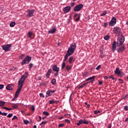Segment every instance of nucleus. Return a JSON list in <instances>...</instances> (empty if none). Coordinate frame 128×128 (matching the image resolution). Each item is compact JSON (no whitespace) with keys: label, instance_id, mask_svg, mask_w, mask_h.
<instances>
[{"label":"nucleus","instance_id":"f257e3e1","mask_svg":"<svg viewBox=\"0 0 128 128\" xmlns=\"http://www.w3.org/2000/svg\"><path fill=\"white\" fill-rule=\"evenodd\" d=\"M124 42V36L122 34H120L118 36L117 39V42L114 41L112 44V52H114L116 50V44L117 46H122V44Z\"/></svg>","mask_w":128,"mask_h":128},{"label":"nucleus","instance_id":"f03ea898","mask_svg":"<svg viewBox=\"0 0 128 128\" xmlns=\"http://www.w3.org/2000/svg\"><path fill=\"white\" fill-rule=\"evenodd\" d=\"M28 72H26L18 82V88L16 91L14 96L18 98V94H20V92L22 90V88L24 82V80H26V78L28 76Z\"/></svg>","mask_w":128,"mask_h":128},{"label":"nucleus","instance_id":"7ed1b4c3","mask_svg":"<svg viewBox=\"0 0 128 128\" xmlns=\"http://www.w3.org/2000/svg\"><path fill=\"white\" fill-rule=\"evenodd\" d=\"M76 48V43H72L68 48V50H67V53L64 56V62H66V60H68V56H72V54L74 52Z\"/></svg>","mask_w":128,"mask_h":128},{"label":"nucleus","instance_id":"20e7f679","mask_svg":"<svg viewBox=\"0 0 128 128\" xmlns=\"http://www.w3.org/2000/svg\"><path fill=\"white\" fill-rule=\"evenodd\" d=\"M12 46V44H7L2 46V49L4 52H10L11 48Z\"/></svg>","mask_w":128,"mask_h":128},{"label":"nucleus","instance_id":"39448f33","mask_svg":"<svg viewBox=\"0 0 128 128\" xmlns=\"http://www.w3.org/2000/svg\"><path fill=\"white\" fill-rule=\"evenodd\" d=\"M115 74L118 76L119 78H122L123 76H124L125 74H124V72H122L120 70V68H116V70L114 71Z\"/></svg>","mask_w":128,"mask_h":128},{"label":"nucleus","instance_id":"423d86ee","mask_svg":"<svg viewBox=\"0 0 128 128\" xmlns=\"http://www.w3.org/2000/svg\"><path fill=\"white\" fill-rule=\"evenodd\" d=\"M32 60V57L27 56L24 59V60L22 62V66H24V64H30V61Z\"/></svg>","mask_w":128,"mask_h":128},{"label":"nucleus","instance_id":"0eeeda50","mask_svg":"<svg viewBox=\"0 0 128 128\" xmlns=\"http://www.w3.org/2000/svg\"><path fill=\"white\" fill-rule=\"evenodd\" d=\"M84 8V4H80L76 6L74 9V12H80L82 10V9Z\"/></svg>","mask_w":128,"mask_h":128},{"label":"nucleus","instance_id":"6e6552de","mask_svg":"<svg viewBox=\"0 0 128 128\" xmlns=\"http://www.w3.org/2000/svg\"><path fill=\"white\" fill-rule=\"evenodd\" d=\"M88 124V122L86 121V120H80L78 123H76V126H80V124Z\"/></svg>","mask_w":128,"mask_h":128},{"label":"nucleus","instance_id":"1a4fd4ad","mask_svg":"<svg viewBox=\"0 0 128 128\" xmlns=\"http://www.w3.org/2000/svg\"><path fill=\"white\" fill-rule=\"evenodd\" d=\"M34 10H28L27 18L32 17V16H34Z\"/></svg>","mask_w":128,"mask_h":128},{"label":"nucleus","instance_id":"9d476101","mask_svg":"<svg viewBox=\"0 0 128 128\" xmlns=\"http://www.w3.org/2000/svg\"><path fill=\"white\" fill-rule=\"evenodd\" d=\"M116 24V18L113 17L110 22L109 24L110 26H114Z\"/></svg>","mask_w":128,"mask_h":128},{"label":"nucleus","instance_id":"9b49d317","mask_svg":"<svg viewBox=\"0 0 128 128\" xmlns=\"http://www.w3.org/2000/svg\"><path fill=\"white\" fill-rule=\"evenodd\" d=\"M56 92V90H48L46 92V98H48V96H50L53 94H54Z\"/></svg>","mask_w":128,"mask_h":128},{"label":"nucleus","instance_id":"f8f14e48","mask_svg":"<svg viewBox=\"0 0 128 128\" xmlns=\"http://www.w3.org/2000/svg\"><path fill=\"white\" fill-rule=\"evenodd\" d=\"M114 34H118L119 36L122 34V32H120V29L118 27H116L114 29Z\"/></svg>","mask_w":128,"mask_h":128},{"label":"nucleus","instance_id":"ddd939ff","mask_svg":"<svg viewBox=\"0 0 128 128\" xmlns=\"http://www.w3.org/2000/svg\"><path fill=\"white\" fill-rule=\"evenodd\" d=\"M94 78H96V76H92L86 80V82H88L90 80V82L92 84L94 82Z\"/></svg>","mask_w":128,"mask_h":128},{"label":"nucleus","instance_id":"4468645a","mask_svg":"<svg viewBox=\"0 0 128 128\" xmlns=\"http://www.w3.org/2000/svg\"><path fill=\"white\" fill-rule=\"evenodd\" d=\"M70 6H67L66 7H65L63 9V11L64 12L65 14H66L68 12H70Z\"/></svg>","mask_w":128,"mask_h":128},{"label":"nucleus","instance_id":"2eb2a0df","mask_svg":"<svg viewBox=\"0 0 128 128\" xmlns=\"http://www.w3.org/2000/svg\"><path fill=\"white\" fill-rule=\"evenodd\" d=\"M52 70L56 72H60V68L58 67L56 65H54L52 67Z\"/></svg>","mask_w":128,"mask_h":128},{"label":"nucleus","instance_id":"dca6fc26","mask_svg":"<svg viewBox=\"0 0 128 128\" xmlns=\"http://www.w3.org/2000/svg\"><path fill=\"white\" fill-rule=\"evenodd\" d=\"M52 72V69H49L48 71L47 74H46L47 78H50V76Z\"/></svg>","mask_w":128,"mask_h":128},{"label":"nucleus","instance_id":"f3484780","mask_svg":"<svg viewBox=\"0 0 128 128\" xmlns=\"http://www.w3.org/2000/svg\"><path fill=\"white\" fill-rule=\"evenodd\" d=\"M124 46H121L118 50V52H124Z\"/></svg>","mask_w":128,"mask_h":128},{"label":"nucleus","instance_id":"a211bd4d","mask_svg":"<svg viewBox=\"0 0 128 128\" xmlns=\"http://www.w3.org/2000/svg\"><path fill=\"white\" fill-rule=\"evenodd\" d=\"M56 28H54L52 30H50L48 31V34H54V32H56Z\"/></svg>","mask_w":128,"mask_h":128},{"label":"nucleus","instance_id":"6ab92c4d","mask_svg":"<svg viewBox=\"0 0 128 128\" xmlns=\"http://www.w3.org/2000/svg\"><path fill=\"white\" fill-rule=\"evenodd\" d=\"M12 104V108H14V110H18V104Z\"/></svg>","mask_w":128,"mask_h":128},{"label":"nucleus","instance_id":"aec40b11","mask_svg":"<svg viewBox=\"0 0 128 128\" xmlns=\"http://www.w3.org/2000/svg\"><path fill=\"white\" fill-rule=\"evenodd\" d=\"M12 84H8L6 87V90H12Z\"/></svg>","mask_w":128,"mask_h":128},{"label":"nucleus","instance_id":"412c9836","mask_svg":"<svg viewBox=\"0 0 128 128\" xmlns=\"http://www.w3.org/2000/svg\"><path fill=\"white\" fill-rule=\"evenodd\" d=\"M72 62H74V56H71L68 59L69 64H72Z\"/></svg>","mask_w":128,"mask_h":128},{"label":"nucleus","instance_id":"4be33fe9","mask_svg":"<svg viewBox=\"0 0 128 128\" xmlns=\"http://www.w3.org/2000/svg\"><path fill=\"white\" fill-rule=\"evenodd\" d=\"M72 70V66H70V65L66 66V70L67 72H70Z\"/></svg>","mask_w":128,"mask_h":128},{"label":"nucleus","instance_id":"5701e85b","mask_svg":"<svg viewBox=\"0 0 128 128\" xmlns=\"http://www.w3.org/2000/svg\"><path fill=\"white\" fill-rule=\"evenodd\" d=\"M51 82L53 86H54L56 84V78H54L52 80Z\"/></svg>","mask_w":128,"mask_h":128},{"label":"nucleus","instance_id":"b1692460","mask_svg":"<svg viewBox=\"0 0 128 128\" xmlns=\"http://www.w3.org/2000/svg\"><path fill=\"white\" fill-rule=\"evenodd\" d=\"M4 104H6V102L3 101H0V106H4Z\"/></svg>","mask_w":128,"mask_h":128},{"label":"nucleus","instance_id":"393cba45","mask_svg":"<svg viewBox=\"0 0 128 128\" xmlns=\"http://www.w3.org/2000/svg\"><path fill=\"white\" fill-rule=\"evenodd\" d=\"M88 74H89L88 72H86L82 74L83 78H87V76H88Z\"/></svg>","mask_w":128,"mask_h":128},{"label":"nucleus","instance_id":"a878e982","mask_svg":"<svg viewBox=\"0 0 128 128\" xmlns=\"http://www.w3.org/2000/svg\"><path fill=\"white\" fill-rule=\"evenodd\" d=\"M50 104H56V102H58V101H54V100H51L49 101Z\"/></svg>","mask_w":128,"mask_h":128},{"label":"nucleus","instance_id":"bb28decb","mask_svg":"<svg viewBox=\"0 0 128 128\" xmlns=\"http://www.w3.org/2000/svg\"><path fill=\"white\" fill-rule=\"evenodd\" d=\"M110 35H106L104 37V40H110Z\"/></svg>","mask_w":128,"mask_h":128},{"label":"nucleus","instance_id":"cd10ccee","mask_svg":"<svg viewBox=\"0 0 128 128\" xmlns=\"http://www.w3.org/2000/svg\"><path fill=\"white\" fill-rule=\"evenodd\" d=\"M66 62L64 61L62 66V70H64V68H66Z\"/></svg>","mask_w":128,"mask_h":128},{"label":"nucleus","instance_id":"c85d7f7f","mask_svg":"<svg viewBox=\"0 0 128 128\" xmlns=\"http://www.w3.org/2000/svg\"><path fill=\"white\" fill-rule=\"evenodd\" d=\"M14 26H16V22H12L10 24V26L11 28H14Z\"/></svg>","mask_w":128,"mask_h":128},{"label":"nucleus","instance_id":"c756f323","mask_svg":"<svg viewBox=\"0 0 128 128\" xmlns=\"http://www.w3.org/2000/svg\"><path fill=\"white\" fill-rule=\"evenodd\" d=\"M28 36L30 38H32V32H28Z\"/></svg>","mask_w":128,"mask_h":128},{"label":"nucleus","instance_id":"7c9ffc66","mask_svg":"<svg viewBox=\"0 0 128 128\" xmlns=\"http://www.w3.org/2000/svg\"><path fill=\"white\" fill-rule=\"evenodd\" d=\"M109 78H112V80H116V78H114V75H111L110 76H109Z\"/></svg>","mask_w":128,"mask_h":128},{"label":"nucleus","instance_id":"2f4dec72","mask_svg":"<svg viewBox=\"0 0 128 128\" xmlns=\"http://www.w3.org/2000/svg\"><path fill=\"white\" fill-rule=\"evenodd\" d=\"M80 16H78L77 18H74V20H75V22H78V20H80Z\"/></svg>","mask_w":128,"mask_h":128},{"label":"nucleus","instance_id":"473e14b6","mask_svg":"<svg viewBox=\"0 0 128 128\" xmlns=\"http://www.w3.org/2000/svg\"><path fill=\"white\" fill-rule=\"evenodd\" d=\"M43 114H44V116H50V113L48 112H43Z\"/></svg>","mask_w":128,"mask_h":128},{"label":"nucleus","instance_id":"72a5a7b5","mask_svg":"<svg viewBox=\"0 0 128 128\" xmlns=\"http://www.w3.org/2000/svg\"><path fill=\"white\" fill-rule=\"evenodd\" d=\"M2 108L4 110H12V108H8L7 107H2Z\"/></svg>","mask_w":128,"mask_h":128},{"label":"nucleus","instance_id":"f704fd0d","mask_svg":"<svg viewBox=\"0 0 128 128\" xmlns=\"http://www.w3.org/2000/svg\"><path fill=\"white\" fill-rule=\"evenodd\" d=\"M106 14H108V12H106V11H104V12L101 14H100V16H106Z\"/></svg>","mask_w":128,"mask_h":128},{"label":"nucleus","instance_id":"c9c22d12","mask_svg":"<svg viewBox=\"0 0 128 128\" xmlns=\"http://www.w3.org/2000/svg\"><path fill=\"white\" fill-rule=\"evenodd\" d=\"M24 122L25 124H30V121H28V120H24Z\"/></svg>","mask_w":128,"mask_h":128},{"label":"nucleus","instance_id":"e433bc0d","mask_svg":"<svg viewBox=\"0 0 128 128\" xmlns=\"http://www.w3.org/2000/svg\"><path fill=\"white\" fill-rule=\"evenodd\" d=\"M34 66V64L32 63H30L29 64V70H32V68Z\"/></svg>","mask_w":128,"mask_h":128},{"label":"nucleus","instance_id":"4c0bfd02","mask_svg":"<svg viewBox=\"0 0 128 128\" xmlns=\"http://www.w3.org/2000/svg\"><path fill=\"white\" fill-rule=\"evenodd\" d=\"M88 82L84 84L83 85H82L80 86H79V88H84V86H86V84H88Z\"/></svg>","mask_w":128,"mask_h":128},{"label":"nucleus","instance_id":"58836bf2","mask_svg":"<svg viewBox=\"0 0 128 128\" xmlns=\"http://www.w3.org/2000/svg\"><path fill=\"white\" fill-rule=\"evenodd\" d=\"M94 114H100V110H95L94 111Z\"/></svg>","mask_w":128,"mask_h":128},{"label":"nucleus","instance_id":"ea45409f","mask_svg":"<svg viewBox=\"0 0 128 128\" xmlns=\"http://www.w3.org/2000/svg\"><path fill=\"white\" fill-rule=\"evenodd\" d=\"M24 56H25L24 54H22L21 56H20V60H22L24 58Z\"/></svg>","mask_w":128,"mask_h":128},{"label":"nucleus","instance_id":"a19ab883","mask_svg":"<svg viewBox=\"0 0 128 128\" xmlns=\"http://www.w3.org/2000/svg\"><path fill=\"white\" fill-rule=\"evenodd\" d=\"M47 122H42L40 124V126H44V124H46Z\"/></svg>","mask_w":128,"mask_h":128},{"label":"nucleus","instance_id":"79ce46f5","mask_svg":"<svg viewBox=\"0 0 128 128\" xmlns=\"http://www.w3.org/2000/svg\"><path fill=\"white\" fill-rule=\"evenodd\" d=\"M102 68V66L100 65H99L96 68V70H100V68Z\"/></svg>","mask_w":128,"mask_h":128},{"label":"nucleus","instance_id":"37998d69","mask_svg":"<svg viewBox=\"0 0 128 128\" xmlns=\"http://www.w3.org/2000/svg\"><path fill=\"white\" fill-rule=\"evenodd\" d=\"M64 124H60L58 126V128H62V126H64Z\"/></svg>","mask_w":128,"mask_h":128},{"label":"nucleus","instance_id":"c03bdc74","mask_svg":"<svg viewBox=\"0 0 128 128\" xmlns=\"http://www.w3.org/2000/svg\"><path fill=\"white\" fill-rule=\"evenodd\" d=\"M18 120V116H14L12 118V120Z\"/></svg>","mask_w":128,"mask_h":128},{"label":"nucleus","instance_id":"a18cd8bd","mask_svg":"<svg viewBox=\"0 0 128 128\" xmlns=\"http://www.w3.org/2000/svg\"><path fill=\"white\" fill-rule=\"evenodd\" d=\"M31 110H32V112H34V110H36L34 106H32V107L31 108Z\"/></svg>","mask_w":128,"mask_h":128},{"label":"nucleus","instance_id":"49530a36","mask_svg":"<svg viewBox=\"0 0 128 128\" xmlns=\"http://www.w3.org/2000/svg\"><path fill=\"white\" fill-rule=\"evenodd\" d=\"M64 122H67V124H70V120H68V119L65 120H64Z\"/></svg>","mask_w":128,"mask_h":128},{"label":"nucleus","instance_id":"de8ad7c7","mask_svg":"<svg viewBox=\"0 0 128 128\" xmlns=\"http://www.w3.org/2000/svg\"><path fill=\"white\" fill-rule=\"evenodd\" d=\"M78 16H80V14H76L74 16V18H78Z\"/></svg>","mask_w":128,"mask_h":128},{"label":"nucleus","instance_id":"09e8293b","mask_svg":"<svg viewBox=\"0 0 128 128\" xmlns=\"http://www.w3.org/2000/svg\"><path fill=\"white\" fill-rule=\"evenodd\" d=\"M12 116V114H9L8 116V118H10Z\"/></svg>","mask_w":128,"mask_h":128},{"label":"nucleus","instance_id":"8fccbe9b","mask_svg":"<svg viewBox=\"0 0 128 128\" xmlns=\"http://www.w3.org/2000/svg\"><path fill=\"white\" fill-rule=\"evenodd\" d=\"M4 85L0 84V90H2V88H4Z\"/></svg>","mask_w":128,"mask_h":128},{"label":"nucleus","instance_id":"3c124183","mask_svg":"<svg viewBox=\"0 0 128 128\" xmlns=\"http://www.w3.org/2000/svg\"><path fill=\"white\" fill-rule=\"evenodd\" d=\"M118 80L120 81L119 84H122V82H124V80L122 79H119Z\"/></svg>","mask_w":128,"mask_h":128},{"label":"nucleus","instance_id":"603ef678","mask_svg":"<svg viewBox=\"0 0 128 128\" xmlns=\"http://www.w3.org/2000/svg\"><path fill=\"white\" fill-rule=\"evenodd\" d=\"M40 98H44V96L43 94L40 93Z\"/></svg>","mask_w":128,"mask_h":128},{"label":"nucleus","instance_id":"864d4df0","mask_svg":"<svg viewBox=\"0 0 128 128\" xmlns=\"http://www.w3.org/2000/svg\"><path fill=\"white\" fill-rule=\"evenodd\" d=\"M103 26H104V28H106V26H108V23L107 22L104 23V25Z\"/></svg>","mask_w":128,"mask_h":128},{"label":"nucleus","instance_id":"5fc2aeb1","mask_svg":"<svg viewBox=\"0 0 128 128\" xmlns=\"http://www.w3.org/2000/svg\"><path fill=\"white\" fill-rule=\"evenodd\" d=\"M8 115V113L6 112H2V116H7Z\"/></svg>","mask_w":128,"mask_h":128},{"label":"nucleus","instance_id":"6e6d98bb","mask_svg":"<svg viewBox=\"0 0 128 128\" xmlns=\"http://www.w3.org/2000/svg\"><path fill=\"white\" fill-rule=\"evenodd\" d=\"M124 110H128V106H126L124 108Z\"/></svg>","mask_w":128,"mask_h":128},{"label":"nucleus","instance_id":"4d7b16f0","mask_svg":"<svg viewBox=\"0 0 128 128\" xmlns=\"http://www.w3.org/2000/svg\"><path fill=\"white\" fill-rule=\"evenodd\" d=\"M58 76V72H56V74H54V76Z\"/></svg>","mask_w":128,"mask_h":128},{"label":"nucleus","instance_id":"13d9d810","mask_svg":"<svg viewBox=\"0 0 128 128\" xmlns=\"http://www.w3.org/2000/svg\"><path fill=\"white\" fill-rule=\"evenodd\" d=\"M16 98H18V97H16V96H14V98L12 99V101L14 102V100H16Z\"/></svg>","mask_w":128,"mask_h":128},{"label":"nucleus","instance_id":"bf43d9fd","mask_svg":"<svg viewBox=\"0 0 128 128\" xmlns=\"http://www.w3.org/2000/svg\"><path fill=\"white\" fill-rule=\"evenodd\" d=\"M104 80H108V78H109V77L108 76H104Z\"/></svg>","mask_w":128,"mask_h":128},{"label":"nucleus","instance_id":"052dcab7","mask_svg":"<svg viewBox=\"0 0 128 128\" xmlns=\"http://www.w3.org/2000/svg\"><path fill=\"white\" fill-rule=\"evenodd\" d=\"M38 79L39 80H42V76H38Z\"/></svg>","mask_w":128,"mask_h":128},{"label":"nucleus","instance_id":"680f3d73","mask_svg":"<svg viewBox=\"0 0 128 128\" xmlns=\"http://www.w3.org/2000/svg\"><path fill=\"white\" fill-rule=\"evenodd\" d=\"M74 6V3H72V4H71L70 6H71V7H72V6Z\"/></svg>","mask_w":128,"mask_h":128},{"label":"nucleus","instance_id":"e2e57ef3","mask_svg":"<svg viewBox=\"0 0 128 128\" xmlns=\"http://www.w3.org/2000/svg\"><path fill=\"white\" fill-rule=\"evenodd\" d=\"M98 84H102V82L100 81V82H99Z\"/></svg>","mask_w":128,"mask_h":128},{"label":"nucleus","instance_id":"0e129e2a","mask_svg":"<svg viewBox=\"0 0 128 128\" xmlns=\"http://www.w3.org/2000/svg\"><path fill=\"white\" fill-rule=\"evenodd\" d=\"M39 118L40 120H38V122H40V120H42V117L40 116H39Z\"/></svg>","mask_w":128,"mask_h":128},{"label":"nucleus","instance_id":"69168bd1","mask_svg":"<svg viewBox=\"0 0 128 128\" xmlns=\"http://www.w3.org/2000/svg\"><path fill=\"white\" fill-rule=\"evenodd\" d=\"M128 118H127L125 119V122H128Z\"/></svg>","mask_w":128,"mask_h":128},{"label":"nucleus","instance_id":"338daca9","mask_svg":"<svg viewBox=\"0 0 128 128\" xmlns=\"http://www.w3.org/2000/svg\"><path fill=\"white\" fill-rule=\"evenodd\" d=\"M125 98H128V95H126L125 96Z\"/></svg>","mask_w":128,"mask_h":128},{"label":"nucleus","instance_id":"774afa93","mask_svg":"<svg viewBox=\"0 0 128 128\" xmlns=\"http://www.w3.org/2000/svg\"><path fill=\"white\" fill-rule=\"evenodd\" d=\"M87 106H88V108H90V104H87Z\"/></svg>","mask_w":128,"mask_h":128}]
</instances>
